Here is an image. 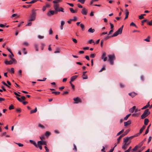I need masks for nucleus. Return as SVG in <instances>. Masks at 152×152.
<instances>
[{
	"label": "nucleus",
	"instance_id": "6e6d98bb",
	"mask_svg": "<svg viewBox=\"0 0 152 152\" xmlns=\"http://www.w3.org/2000/svg\"><path fill=\"white\" fill-rule=\"evenodd\" d=\"M38 37L39 39H42L44 38V36L39 35L38 36Z\"/></svg>",
	"mask_w": 152,
	"mask_h": 152
},
{
	"label": "nucleus",
	"instance_id": "423d86ee",
	"mask_svg": "<svg viewBox=\"0 0 152 152\" xmlns=\"http://www.w3.org/2000/svg\"><path fill=\"white\" fill-rule=\"evenodd\" d=\"M142 143L141 142L138 145H136L135 147L132 149V151H136L139 148H140L141 146H142Z\"/></svg>",
	"mask_w": 152,
	"mask_h": 152
},
{
	"label": "nucleus",
	"instance_id": "de8ad7c7",
	"mask_svg": "<svg viewBox=\"0 0 152 152\" xmlns=\"http://www.w3.org/2000/svg\"><path fill=\"white\" fill-rule=\"evenodd\" d=\"M52 94H55L56 95H58L59 94H60V92L59 91L58 92H52Z\"/></svg>",
	"mask_w": 152,
	"mask_h": 152
},
{
	"label": "nucleus",
	"instance_id": "ea45409f",
	"mask_svg": "<svg viewBox=\"0 0 152 152\" xmlns=\"http://www.w3.org/2000/svg\"><path fill=\"white\" fill-rule=\"evenodd\" d=\"M130 25L131 26H135V27H136V28H137V26H136V25H135V23H134L133 22H132L130 24Z\"/></svg>",
	"mask_w": 152,
	"mask_h": 152
},
{
	"label": "nucleus",
	"instance_id": "aec40b11",
	"mask_svg": "<svg viewBox=\"0 0 152 152\" xmlns=\"http://www.w3.org/2000/svg\"><path fill=\"white\" fill-rule=\"evenodd\" d=\"M129 96H131V97L132 98H133L137 95V94L135 93L134 92H131L130 93H129Z\"/></svg>",
	"mask_w": 152,
	"mask_h": 152
},
{
	"label": "nucleus",
	"instance_id": "7c9ffc66",
	"mask_svg": "<svg viewBox=\"0 0 152 152\" xmlns=\"http://www.w3.org/2000/svg\"><path fill=\"white\" fill-rule=\"evenodd\" d=\"M150 126H151V124L149 125L148 126V127L145 131V134H147L148 132L149 128L150 127Z\"/></svg>",
	"mask_w": 152,
	"mask_h": 152
},
{
	"label": "nucleus",
	"instance_id": "c9c22d12",
	"mask_svg": "<svg viewBox=\"0 0 152 152\" xmlns=\"http://www.w3.org/2000/svg\"><path fill=\"white\" fill-rule=\"evenodd\" d=\"M63 9L62 7H60L59 9H58V10L57 11V12H64V11H63Z\"/></svg>",
	"mask_w": 152,
	"mask_h": 152
},
{
	"label": "nucleus",
	"instance_id": "0eeeda50",
	"mask_svg": "<svg viewBox=\"0 0 152 152\" xmlns=\"http://www.w3.org/2000/svg\"><path fill=\"white\" fill-rule=\"evenodd\" d=\"M146 22L147 23V24L148 25H149V26L152 25V19L150 21H149L148 20L146 19H145L143 20L142 21V25H143V22Z\"/></svg>",
	"mask_w": 152,
	"mask_h": 152
},
{
	"label": "nucleus",
	"instance_id": "39448f33",
	"mask_svg": "<svg viewBox=\"0 0 152 152\" xmlns=\"http://www.w3.org/2000/svg\"><path fill=\"white\" fill-rule=\"evenodd\" d=\"M150 112L148 110H145L143 113L141 115V118L142 119H144L148 115L150 114Z\"/></svg>",
	"mask_w": 152,
	"mask_h": 152
},
{
	"label": "nucleus",
	"instance_id": "680f3d73",
	"mask_svg": "<svg viewBox=\"0 0 152 152\" xmlns=\"http://www.w3.org/2000/svg\"><path fill=\"white\" fill-rule=\"evenodd\" d=\"M16 98L20 102H22V100L20 98L17 96Z\"/></svg>",
	"mask_w": 152,
	"mask_h": 152
},
{
	"label": "nucleus",
	"instance_id": "f8f14e48",
	"mask_svg": "<svg viewBox=\"0 0 152 152\" xmlns=\"http://www.w3.org/2000/svg\"><path fill=\"white\" fill-rule=\"evenodd\" d=\"M59 4H55L53 5V7L56 11L57 12L58 10Z\"/></svg>",
	"mask_w": 152,
	"mask_h": 152
},
{
	"label": "nucleus",
	"instance_id": "4468645a",
	"mask_svg": "<svg viewBox=\"0 0 152 152\" xmlns=\"http://www.w3.org/2000/svg\"><path fill=\"white\" fill-rule=\"evenodd\" d=\"M37 147H38L40 150H42V143H41V141H38L37 142Z\"/></svg>",
	"mask_w": 152,
	"mask_h": 152
},
{
	"label": "nucleus",
	"instance_id": "72a5a7b5",
	"mask_svg": "<svg viewBox=\"0 0 152 152\" xmlns=\"http://www.w3.org/2000/svg\"><path fill=\"white\" fill-rule=\"evenodd\" d=\"M34 47L35 49L36 50L38 51L39 50L38 46L37 44H35L34 45Z\"/></svg>",
	"mask_w": 152,
	"mask_h": 152
},
{
	"label": "nucleus",
	"instance_id": "c85d7f7f",
	"mask_svg": "<svg viewBox=\"0 0 152 152\" xmlns=\"http://www.w3.org/2000/svg\"><path fill=\"white\" fill-rule=\"evenodd\" d=\"M37 108L36 107L34 110H31L30 111V113L32 114L34 113H35L37 112Z\"/></svg>",
	"mask_w": 152,
	"mask_h": 152
},
{
	"label": "nucleus",
	"instance_id": "7ed1b4c3",
	"mask_svg": "<svg viewBox=\"0 0 152 152\" xmlns=\"http://www.w3.org/2000/svg\"><path fill=\"white\" fill-rule=\"evenodd\" d=\"M123 26H121L114 33L111 37H116L118 34H121L122 33Z\"/></svg>",
	"mask_w": 152,
	"mask_h": 152
},
{
	"label": "nucleus",
	"instance_id": "f257e3e1",
	"mask_svg": "<svg viewBox=\"0 0 152 152\" xmlns=\"http://www.w3.org/2000/svg\"><path fill=\"white\" fill-rule=\"evenodd\" d=\"M132 136L130 137H127L124 139V141L123 143L122 148L123 149L125 150L127 148L129 145L130 144V142H129V140L130 138L132 137Z\"/></svg>",
	"mask_w": 152,
	"mask_h": 152
},
{
	"label": "nucleus",
	"instance_id": "5701e85b",
	"mask_svg": "<svg viewBox=\"0 0 152 152\" xmlns=\"http://www.w3.org/2000/svg\"><path fill=\"white\" fill-rule=\"evenodd\" d=\"M69 9L70 12L72 13H75L77 12V10H74L72 8H70Z\"/></svg>",
	"mask_w": 152,
	"mask_h": 152
},
{
	"label": "nucleus",
	"instance_id": "a211bd4d",
	"mask_svg": "<svg viewBox=\"0 0 152 152\" xmlns=\"http://www.w3.org/2000/svg\"><path fill=\"white\" fill-rule=\"evenodd\" d=\"M131 123V121L130 120H128L127 121L124 122V126H127L130 124Z\"/></svg>",
	"mask_w": 152,
	"mask_h": 152
},
{
	"label": "nucleus",
	"instance_id": "dca6fc26",
	"mask_svg": "<svg viewBox=\"0 0 152 152\" xmlns=\"http://www.w3.org/2000/svg\"><path fill=\"white\" fill-rule=\"evenodd\" d=\"M14 62L12 60H11L10 61H7V60H6L5 61L4 63L6 64H11L13 63Z\"/></svg>",
	"mask_w": 152,
	"mask_h": 152
},
{
	"label": "nucleus",
	"instance_id": "79ce46f5",
	"mask_svg": "<svg viewBox=\"0 0 152 152\" xmlns=\"http://www.w3.org/2000/svg\"><path fill=\"white\" fill-rule=\"evenodd\" d=\"M10 72L12 73H14V69L13 68H12L11 69L10 71Z\"/></svg>",
	"mask_w": 152,
	"mask_h": 152
},
{
	"label": "nucleus",
	"instance_id": "e2e57ef3",
	"mask_svg": "<svg viewBox=\"0 0 152 152\" xmlns=\"http://www.w3.org/2000/svg\"><path fill=\"white\" fill-rule=\"evenodd\" d=\"M144 18V17L142 15H140L139 16V18L140 19H142Z\"/></svg>",
	"mask_w": 152,
	"mask_h": 152
},
{
	"label": "nucleus",
	"instance_id": "cd10ccee",
	"mask_svg": "<svg viewBox=\"0 0 152 152\" xmlns=\"http://www.w3.org/2000/svg\"><path fill=\"white\" fill-rule=\"evenodd\" d=\"M149 122L148 119L147 118H145L144 120V124L145 125H147Z\"/></svg>",
	"mask_w": 152,
	"mask_h": 152
},
{
	"label": "nucleus",
	"instance_id": "1a4fd4ad",
	"mask_svg": "<svg viewBox=\"0 0 152 152\" xmlns=\"http://www.w3.org/2000/svg\"><path fill=\"white\" fill-rule=\"evenodd\" d=\"M102 58L103 59L104 61H105L107 60V58L106 56V53L104 52L102 53Z\"/></svg>",
	"mask_w": 152,
	"mask_h": 152
},
{
	"label": "nucleus",
	"instance_id": "9d476101",
	"mask_svg": "<svg viewBox=\"0 0 152 152\" xmlns=\"http://www.w3.org/2000/svg\"><path fill=\"white\" fill-rule=\"evenodd\" d=\"M57 11H56L51 10L48 13L47 15L48 16H50L51 15H53L55 14H57Z\"/></svg>",
	"mask_w": 152,
	"mask_h": 152
},
{
	"label": "nucleus",
	"instance_id": "f3484780",
	"mask_svg": "<svg viewBox=\"0 0 152 152\" xmlns=\"http://www.w3.org/2000/svg\"><path fill=\"white\" fill-rule=\"evenodd\" d=\"M87 72H83V79H86L88 78V76L87 75H86V73Z\"/></svg>",
	"mask_w": 152,
	"mask_h": 152
},
{
	"label": "nucleus",
	"instance_id": "3c124183",
	"mask_svg": "<svg viewBox=\"0 0 152 152\" xmlns=\"http://www.w3.org/2000/svg\"><path fill=\"white\" fill-rule=\"evenodd\" d=\"M73 145H74V148H73V150L75 151H77V147H76V145L74 144Z\"/></svg>",
	"mask_w": 152,
	"mask_h": 152
},
{
	"label": "nucleus",
	"instance_id": "49530a36",
	"mask_svg": "<svg viewBox=\"0 0 152 152\" xmlns=\"http://www.w3.org/2000/svg\"><path fill=\"white\" fill-rule=\"evenodd\" d=\"M32 24V23L30 22V21H29V22L26 25V26H31Z\"/></svg>",
	"mask_w": 152,
	"mask_h": 152
},
{
	"label": "nucleus",
	"instance_id": "09e8293b",
	"mask_svg": "<svg viewBox=\"0 0 152 152\" xmlns=\"http://www.w3.org/2000/svg\"><path fill=\"white\" fill-rule=\"evenodd\" d=\"M88 42L90 44H91L92 43H94V41L93 39H90L88 41Z\"/></svg>",
	"mask_w": 152,
	"mask_h": 152
},
{
	"label": "nucleus",
	"instance_id": "58836bf2",
	"mask_svg": "<svg viewBox=\"0 0 152 152\" xmlns=\"http://www.w3.org/2000/svg\"><path fill=\"white\" fill-rule=\"evenodd\" d=\"M14 108V106L12 104L9 107V109L10 110L13 109Z\"/></svg>",
	"mask_w": 152,
	"mask_h": 152
},
{
	"label": "nucleus",
	"instance_id": "473e14b6",
	"mask_svg": "<svg viewBox=\"0 0 152 152\" xmlns=\"http://www.w3.org/2000/svg\"><path fill=\"white\" fill-rule=\"evenodd\" d=\"M41 45V49L43 50L44 49V47L45 46V44L44 43H42Z\"/></svg>",
	"mask_w": 152,
	"mask_h": 152
},
{
	"label": "nucleus",
	"instance_id": "20e7f679",
	"mask_svg": "<svg viewBox=\"0 0 152 152\" xmlns=\"http://www.w3.org/2000/svg\"><path fill=\"white\" fill-rule=\"evenodd\" d=\"M37 15V12L34 11H32L31 14L30 16L29 21H34L35 20Z\"/></svg>",
	"mask_w": 152,
	"mask_h": 152
},
{
	"label": "nucleus",
	"instance_id": "2f4dec72",
	"mask_svg": "<svg viewBox=\"0 0 152 152\" xmlns=\"http://www.w3.org/2000/svg\"><path fill=\"white\" fill-rule=\"evenodd\" d=\"M131 114H129L127 115L124 118V120H126L131 115Z\"/></svg>",
	"mask_w": 152,
	"mask_h": 152
},
{
	"label": "nucleus",
	"instance_id": "393cba45",
	"mask_svg": "<svg viewBox=\"0 0 152 152\" xmlns=\"http://www.w3.org/2000/svg\"><path fill=\"white\" fill-rule=\"evenodd\" d=\"M145 126H143L142 128L140 129V131L139 134H141L143 130L145 129Z\"/></svg>",
	"mask_w": 152,
	"mask_h": 152
},
{
	"label": "nucleus",
	"instance_id": "f704fd0d",
	"mask_svg": "<svg viewBox=\"0 0 152 152\" xmlns=\"http://www.w3.org/2000/svg\"><path fill=\"white\" fill-rule=\"evenodd\" d=\"M50 132L48 131L46 132L45 133V135L47 137L49 136L50 135Z\"/></svg>",
	"mask_w": 152,
	"mask_h": 152
},
{
	"label": "nucleus",
	"instance_id": "6ab92c4d",
	"mask_svg": "<svg viewBox=\"0 0 152 152\" xmlns=\"http://www.w3.org/2000/svg\"><path fill=\"white\" fill-rule=\"evenodd\" d=\"M125 135V134H123L121 135L117 139V143H119L120 142V141L121 139V138L122 137H123Z\"/></svg>",
	"mask_w": 152,
	"mask_h": 152
},
{
	"label": "nucleus",
	"instance_id": "a19ab883",
	"mask_svg": "<svg viewBox=\"0 0 152 152\" xmlns=\"http://www.w3.org/2000/svg\"><path fill=\"white\" fill-rule=\"evenodd\" d=\"M23 44L26 46H28V43L26 41L24 42Z\"/></svg>",
	"mask_w": 152,
	"mask_h": 152
},
{
	"label": "nucleus",
	"instance_id": "2eb2a0df",
	"mask_svg": "<svg viewBox=\"0 0 152 152\" xmlns=\"http://www.w3.org/2000/svg\"><path fill=\"white\" fill-rule=\"evenodd\" d=\"M29 142L34 145L36 147H37V145L34 141L32 140H30Z\"/></svg>",
	"mask_w": 152,
	"mask_h": 152
},
{
	"label": "nucleus",
	"instance_id": "603ef678",
	"mask_svg": "<svg viewBox=\"0 0 152 152\" xmlns=\"http://www.w3.org/2000/svg\"><path fill=\"white\" fill-rule=\"evenodd\" d=\"M41 143H42V145H47V143L45 141H41Z\"/></svg>",
	"mask_w": 152,
	"mask_h": 152
},
{
	"label": "nucleus",
	"instance_id": "338daca9",
	"mask_svg": "<svg viewBox=\"0 0 152 152\" xmlns=\"http://www.w3.org/2000/svg\"><path fill=\"white\" fill-rule=\"evenodd\" d=\"M140 110V109H138L137 108L136 109V108H135V109H134V112L135 113H137L138 111H139Z\"/></svg>",
	"mask_w": 152,
	"mask_h": 152
},
{
	"label": "nucleus",
	"instance_id": "bb28decb",
	"mask_svg": "<svg viewBox=\"0 0 152 152\" xmlns=\"http://www.w3.org/2000/svg\"><path fill=\"white\" fill-rule=\"evenodd\" d=\"M88 32L93 33L95 31V30L94 29H92V28H91L88 30Z\"/></svg>",
	"mask_w": 152,
	"mask_h": 152
},
{
	"label": "nucleus",
	"instance_id": "bf43d9fd",
	"mask_svg": "<svg viewBox=\"0 0 152 152\" xmlns=\"http://www.w3.org/2000/svg\"><path fill=\"white\" fill-rule=\"evenodd\" d=\"M110 28L111 29H113V27H114V26H113V24H112V23H110Z\"/></svg>",
	"mask_w": 152,
	"mask_h": 152
},
{
	"label": "nucleus",
	"instance_id": "a878e982",
	"mask_svg": "<svg viewBox=\"0 0 152 152\" xmlns=\"http://www.w3.org/2000/svg\"><path fill=\"white\" fill-rule=\"evenodd\" d=\"M63 0H55L53 1V3L54 4H58L62 1Z\"/></svg>",
	"mask_w": 152,
	"mask_h": 152
},
{
	"label": "nucleus",
	"instance_id": "9b49d317",
	"mask_svg": "<svg viewBox=\"0 0 152 152\" xmlns=\"http://www.w3.org/2000/svg\"><path fill=\"white\" fill-rule=\"evenodd\" d=\"M11 55H9V57L10 59L14 63H16V60L13 58L14 56L12 53H11Z\"/></svg>",
	"mask_w": 152,
	"mask_h": 152
},
{
	"label": "nucleus",
	"instance_id": "a18cd8bd",
	"mask_svg": "<svg viewBox=\"0 0 152 152\" xmlns=\"http://www.w3.org/2000/svg\"><path fill=\"white\" fill-rule=\"evenodd\" d=\"M96 54L95 53H93L91 55L90 57L91 58H94Z\"/></svg>",
	"mask_w": 152,
	"mask_h": 152
},
{
	"label": "nucleus",
	"instance_id": "412c9836",
	"mask_svg": "<svg viewBox=\"0 0 152 152\" xmlns=\"http://www.w3.org/2000/svg\"><path fill=\"white\" fill-rule=\"evenodd\" d=\"M39 0H32L30 2H25V3L27 4H33Z\"/></svg>",
	"mask_w": 152,
	"mask_h": 152
},
{
	"label": "nucleus",
	"instance_id": "8fccbe9b",
	"mask_svg": "<svg viewBox=\"0 0 152 152\" xmlns=\"http://www.w3.org/2000/svg\"><path fill=\"white\" fill-rule=\"evenodd\" d=\"M105 69V68L104 67H103L101 68V70L99 72H102V71L104 70Z\"/></svg>",
	"mask_w": 152,
	"mask_h": 152
},
{
	"label": "nucleus",
	"instance_id": "13d9d810",
	"mask_svg": "<svg viewBox=\"0 0 152 152\" xmlns=\"http://www.w3.org/2000/svg\"><path fill=\"white\" fill-rule=\"evenodd\" d=\"M80 26L81 28H82V29H83L84 28V26L83 24H82V23L80 24Z\"/></svg>",
	"mask_w": 152,
	"mask_h": 152
},
{
	"label": "nucleus",
	"instance_id": "c756f323",
	"mask_svg": "<svg viewBox=\"0 0 152 152\" xmlns=\"http://www.w3.org/2000/svg\"><path fill=\"white\" fill-rule=\"evenodd\" d=\"M77 20V18L76 16H74L72 19H70V20L73 21H76Z\"/></svg>",
	"mask_w": 152,
	"mask_h": 152
},
{
	"label": "nucleus",
	"instance_id": "0e129e2a",
	"mask_svg": "<svg viewBox=\"0 0 152 152\" xmlns=\"http://www.w3.org/2000/svg\"><path fill=\"white\" fill-rule=\"evenodd\" d=\"M152 139V137L151 136L149 137L148 141V143H149L150 141Z\"/></svg>",
	"mask_w": 152,
	"mask_h": 152
},
{
	"label": "nucleus",
	"instance_id": "f03ea898",
	"mask_svg": "<svg viewBox=\"0 0 152 152\" xmlns=\"http://www.w3.org/2000/svg\"><path fill=\"white\" fill-rule=\"evenodd\" d=\"M108 61H109L110 64L113 65L114 64V60L115 58V56L113 55H110L108 56Z\"/></svg>",
	"mask_w": 152,
	"mask_h": 152
},
{
	"label": "nucleus",
	"instance_id": "b1692460",
	"mask_svg": "<svg viewBox=\"0 0 152 152\" xmlns=\"http://www.w3.org/2000/svg\"><path fill=\"white\" fill-rule=\"evenodd\" d=\"M78 77L77 75H75L72 77L71 78V81H73L76 79Z\"/></svg>",
	"mask_w": 152,
	"mask_h": 152
},
{
	"label": "nucleus",
	"instance_id": "37998d69",
	"mask_svg": "<svg viewBox=\"0 0 152 152\" xmlns=\"http://www.w3.org/2000/svg\"><path fill=\"white\" fill-rule=\"evenodd\" d=\"M38 126L39 127H40L42 129H44L45 128L44 126L41 124H39Z\"/></svg>",
	"mask_w": 152,
	"mask_h": 152
},
{
	"label": "nucleus",
	"instance_id": "4d7b16f0",
	"mask_svg": "<svg viewBox=\"0 0 152 152\" xmlns=\"http://www.w3.org/2000/svg\"><path fill=\"white\" fill-rule=\"evenodd\" d=\"M73 41L75 43H77V40L73 38H72Z\"/></svg>",
	"mask_w": 152,
	"mask_h": 152
},
{
	"label": "nucleus",
	"instance_id": "4be33fe9",
	"mask_svg": "<svg viewBox=\"0 0 152 152\" xmlns=\"http://www.w3.org/2000/svg\"><path fill=\"white\" fill-rule=\"evenodd\" d=\"M135 108H136L135 106H133L132 108H130L129 109V112H130L131 113H133L134 111V109H135Z\"/></svg>",
	"mask_w": 152,
	"mask_h": 152
},
{
	"label": "nucleus",
	"instance_id": "774afa93",
	"mask_svg": "<svg viewBox=\"0 0 152 152\" xmlns=\"http://www.w3.org/2000/svg\"><path fill=\"white\" fill-rule=\"evenodd\" d=\"M46 8L45 6H43L42 9V11L43 12L45 11L46 10Z\"/></svg>",
	"mask_w": 152,
	"mask_h": 152
},
{
	"label": "nucleus",
	"instance_id": "4c0bfd02",
	"mask_svg": "<svg viewBox=\"0 0 152 152\" xmlns=\"http://www.w3.org/2000/svg\"><path fill=\"white\" fill-rule=\"evenodd\" d=\"M85 0H78L77 1L81 3L82 4H84L85 2Z\"/></svg>",
	"mask_w": 152,
	"mask_h": 152
},
{
	"label": "nucleus",
	"instance_id": "69168bd1",
	"mask_svg": "<svg viewBox=\"0 0 152 152\" xmlns=\"http://www.w3.org/2000/svg\"><path fill=\"white\" fill-rule=\"evenodd\" d=\"M148 107V106L147 105H146L145 106L143 107L142 108V110H144L146 109L147 107Z\"/></svg>",
	"mask_w": 152,
	"mask_h": 152
},
{
	"label": "nucleus",
	"instance_id": "6e6552de",
	"mask_svg": "<svg viewBox=\"0 0 152 152\" xmlns=\"http://www.w3.org/2000/svg\"><path fill=\"white\" fill-rule=\"evenodd\" d=\"M73 100L75 101L74 103L75 104H78L79 103L81 102V99L78 97L74 98L73 99Z\"/></svg>",
	"mask_w": 152,
	"mask_h": 152
},
{
	"label": "nucleus",
	"instance_id": "052dcab7",
	"mask_svg": "<svg viewBox=\"0 0 152 152\" xmlns=\"http://www.w3.org/2000/svg\"><path fill=\"white\" fill-rule=\"evenodd\" d=\"M16 98L20 102H22V100L20 98L17 96Z\"/></svg>",
	"mask_w": 152,
	"mask_h": 152
},
{
	"label": "nucleus",
	"instance_id": "e433bc0d",
	"mask_svg": "<svg viewBox=\"0 0 152 152\" xmlns=\"http://www.w3.org/2000/svg\"><path fill=\"white\" fill-rule=\"evenodd\" d=\"M124 129L122 130L121 131L119 132H118L117 134V136H118V135H119L120 134H121L122 133L124 132Z\"/></svg>",
	"mask_w": 152,
	"mask_h": 152
},
{
	"label": "nucleus",
	"instance_id": "5fc2aeb1",
	"mask_svg": "<svg viewBox=\"0 0 152 152\" xmlns=\"http://www.w3.org/2000/svg\"><path fill=\"white\" fill-rule=\"evenodd\" d=\"M99 0H91V2H90L91 4H92L94 2L97 1Z\"/></svg>",
	"mask_w": 152,
	"mask_h": 152
},
{
	"label": "nucleus",
	"instance_id": "864d4df0",
	"mask_svg": "<svg viewBox=\"0 0 152 152\" xmlns=\"http://www.w3.org/2000/svg\"><path fill=\"white\" fill-rule=\"evenodd\" d=\"M65 22L64 20H61V26H63L65 24Z\"/></svg>",
	"mask_w": 152,
	"mask_h": 152
},
{
	"label": "nucleus",
	"instance_id": "ddd939ff",
	"mask_svg": "<svg viewBox=\"0 0 152 152\" xmlns=\"http://www.w3.org/2000/svg\"><path fill=\"white\" fill-rule=\"evenodd\" d=\"M88 10L85 8H83L82 10L81 13L84 15H86L87 14Z\"/></svg>",
	"mask_w": 152,
	"mask_h": 152
},
{
	"label": "nucleus",
	"instance_id": "c03bdc74",
	"mask_svg": "<svg viewBox=\"0 0 152 152\" xmlns=\"http://www.w3.org/2000/svg\"><path fill=\"white\" fill-rule=\"evenodd\" d=\"M15 144H17L19 146V147H22L23 146V144L20 143H15Z\"/></svg>",
	"mask_w": 152,
	"mask_h": 152
}]
</instances>
